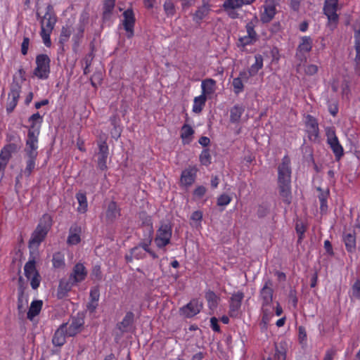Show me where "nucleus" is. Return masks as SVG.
I'll return each mask as SVG.
<instances>
[{
  "label": "nucleus",
  "mask_w": 360,
  "mask_h": 360,
  "mask_svg": "<svg viewBox=\"0 0 360 360\" xmlns=\"http://www.w3.org/2000/svg\"><path fill=\"white\" fill-rule=\"evenodd\" d=\"M350 297L352 300L356 299L360 300V280L355 281L352 286Z\"/></svg>",
  "instance_id": "nucleus-46"
},
{
  "label": "nucleus",
  "mask_w": 360,
  "mask_h": 360,
  "mask_svg": "<svg viewBox=\"0 0 360 360\" xmlns=\"http://www.w3.org/2000/svg\"><path fill=\"white\" fill-rule=\"evenodd\" d=\"M298 330L300 342L302 344L305 343L307 340V333L305 328L303 326H300Z\"/></svg>",
  "instance_id": "nucleus-60"
},
{
  "label": "nucleus",
  "mask_w": 360,
  "mask_h": 360,
  "mask_svg": "<svg viewBox=\"0 0 360 360\" xmlns=\"http://www.w3.org/2000/svg\"><path fill=\"white\" fill-rule=\"evenodd\" d=\"M52 224L53 219L51 216L49 214H43L29 240L28 247L30 249H37L39 248L46 238Z\"/></svg>",
  "instance_id": "nucleus-3"
},
{
  "label": "nucleus",
  "mask_w": 360,
  "mask_h": 360,
  "mask_svg": "<svg viewBox=\"0 0 360 360\" xmlns=\"http://www.w3.org/2000/svg\"><path fill=\"white\" fill-rule=\"evenodd\" d=\"M278 0H266L263 6L264 11L260 15V20L264 23L269 22L274 17Z\"/></svg>",
  "instance_id": "nucleus-15"
},
{
  "label": "nucleus",
  "mask_w": 360,
  "mask_h": 360,
  "mask_svg": "<svg viewBox=\"0 0 360 360\" xmlns=\"http://www.w3.org/2000/svg\"><path fill=\"white\" fill-rule=\"evenodd\" d=\"M37 18L39 20L41 26L40 36L44 45L49 48L51 46V34L57 22V16L53 6L51 4L47 5L46 12L43 16H41L40 13L37 12Z\"/></svg>",
  "instance_id": "nucleus-1"
},
{
  "label": "nucleus",
  "mask_w": 360,
  "mask_h": 360,
  "mask_svg": "<svg viewBox=\"0 0 360 360\" xmlns=\"http://www.w3.org/2000/svg\"><path fill=\"white\" fill-rule=\"evenodd\" d=\"M254 24L252 22H248L246 25L247 36L240 38V41L243 45L252 43L257 39V33L254 30Z\"/></svg>",
  "instance_id": "nucleus-29"
},
{
  "label": "nucleus",
  "mask_w": 360,
  "mask_h": 360,
  "mask_svg": "<svg viewBox=\"0 0 360 360\" xmlns=\"http://www.w3.org/2000/svg\"><path fill=\"white\" fill-rule=\"evenodd\" d=\"M24 272L25 277L30 281V285L32 289L37 290L41 283V276L36 268L34 259H30L25 264Z\"/></svg>",
  "instance_id": "nucleus-9"
},
{
  "label": "nucleus",
  "mask_w": 360,
  "mask_h": 360,
  "mask_svg": "<svg viewBox=\"0 0 360 360\" xmlns=\"http://www.w3.org/2000/svg\"><path fill=\"white\" fill-rule=\"evenodd\" d=\"M210 7L207 4H203L202 6L199 7L193 15V20L197 23L200 21L209 13Z\"/></svg>",
  "instance_id": "nucleus-35"
},
{
  "label": "nucleus",
  "mask_w": 360,
  "mask_h": 360,
  "mask_svg": "<svg viewBox=\"0 0 360 360\" xmlns=\"http://www.w3.org/2000/svg\"><path fill=\"white\" fill-rule=\"evenodd\" d=\"M98 152L97 153V165L101 171H105L108 169L107 160L109 155V147L107 143V138L100 139L97 142Z\"/></svg>",
  "instance_id": "nucleus-10"
},
{
  "label": "nucleus",
  "mask_w": 360,
  "mask_h": 360,
  "mask_svg": "<svg viewBox=\"0 0 360 360\" xmlns=\"http://www.w3.org/2000/svg\"><path fill=\"white\" fill-rule=\"evenodd\" d=\"M34 147V148H32V147L26 146L25 148L27 160L26 167L23 172L27 177H29L32 174L33 170L36 167V160L38 155L37 150L38 148V146L35 145Z\"/></svg>",
  "instance_id": "nucleus-12"
},
{
  "label": "nucleus",
  "mask_w": 360,
  "mask_h": 360,
  "mask_svg": "<svg viewBox=\"0 0 360 360\" xmlns=\"http://www.w3.org/2000/svg\"><path fill=\"white\" fill-rule=\"evenodd\" d=\"M18 302L25 303V304H27L28 298H27V296L24 294L23 291H20L18 293Z\"/></svg>",
  "instance_id": "nucleus-63"
},
{
  "label": "nucleus",
  "mask_w": 360,
  "mask_h": 360,
  "mask_svg": "<svg viewBox=\"0 0 360 360\" xmlns=\"http://www.w3.org/2000/svg\"><path fill=\"white\" fill-rule=\"evenodd\" d=\"M307 130L311 140H315L318 137V123L316 120L310 115H308L307 117Z\"/></svg>",
  "instance_id": "nucleus-28"
},
{
  "label": "nucleus",
  "mask_w": 360,
  "mask_h": 360,
  "mask_svg": "<svg viewBox=\"0 0 360 360\" xmlns=\"http://www.w3.org/2000/svg\"><path fill=\"white\" fill-rule=\"evenodd\" d=\"M242 6L241 0H226V11L228 8L240 9Z\"/></svg>",
  "instance_id": "nucleus-52"
},
{
  "label": "nucleus",
  "mask_w": 360,
  "mask_h": 360,
  "mask_svg": "<svg viewBox=\"0 0 360 360\" xmlns=\"http://www.w3.org/2000/svg\"><path fill=\"white\" fill-rule=\"evenodd\" d=\"M255 59V63L249 69L250 76L255 75L263 66V58L261 55H256Z\"/></svg>",
  "instance_id": "nucleus-40"
},
{
  "label": "nucleus",
  "mask_w": 360,
  "mask_h": 360,
  "mask_svg": "<svg viewBox=\"0 0 360 360\" xmlns=\"http://www.w3.org/2000/svg\"><path fill=\"white\" fill-rule=\"evenodd\" d=\"M317 191L319 192L318 197L321 202V212H326L328 208L326 200L329 195V190L328 188L322 189L321 188L318 187Z\"/></svg>",
  "instance_id": "nucleus-38"
},
{
  "label": "nucleus",
  "mask_w": 360,
  "mask_h": 360,
  "mask_svg": "<svg viewBox=\"0 0 360 360\" xmlns=\"http://www.w3.org/2000/svg\"><path fill=\"white\" fill-rule=\"evenodd\" d=\"M76 199L79 203L77 212L82 214L86 212L88 210L87 198L85 193L79 192L76 194Z\"/></svg>",
  "instance_id": "nucleus-34"
},
{
  "label": "nucleus",
  "mask_w": 360,
  "mask_h": 360,
  "mask_svg": "<svg viewBox=\"0 0 360 360\" xmlns=\"http://www.w3.org/2000/svg\"><path fill=\"white\" fill-rule=\"evenodd\" d=\"M81 228L77 225H73L70 227L69 236L68 237L67 243L69 245H77L80 240Z\"/></svg>",
  "instance_id": "nucleus-30"
},
{
  "label": "nucleus",
  "mask_w": 360,
  "mask_h": 360,
  "mask_svg": "<svg viewBox=\"0 0 360 360\" xmlns=\"http://www.w3.org/2000/svg\"><path fill=\"white\" fill-rule=\"evenodd\" d=\"M30 39L28 37H24L20 46V52L22 55L26 56L28 53Z\"/></svg>",
  "instance_id": "nucleus-53"
},
{
  "label": "nucleus",
  "mask_w": 360,
  "mask_h": 360,
  "mask_svg": "<svg viewBox=\"0 0 360 360\" xmlns=\"http://www.w3.org/2000/svg\"><path fill=\"white\" fill-rule=\"evenodd\" d=\"M198 169L195 167H189L184 169L181 174L180 184L182 186H191L196 178Z\"/></svg>",
  "instance_id": "nucleus-18"
},
{
  "label": "nucleus",
  "mask_w": 360,
  "mask_h": 360,
  "mask_svg": "<svg viewBox=\"0 0 360 360\" xmlns=\"http://www.w3.org/2000/svg\"><path fill=\"white\" fill-rule=\"evenodd\" d=\"M244 295L242 292L238 291L232 295L230 298L229 304V316L231 317H237L240 313L241 301Z\"/></svg>",
  "instance_id": "nucleus-17"
},
{
  "label": "nucleus",
  "mask_w": 360,
  "mask_h": 360,
  "mask_svg": "<svg viewBox=\"0 0 360 360\" xmlns=\"http://www.w3.org/2000/svg\"><path fill=\"white\" fill-rule=\"evenodd\" d=\"M202 93L207 98H211L216 90V82L212 79H205L201 83Z\"/></svg>",
  "instance_id": "nucleus-24"
},
{
  "label": "nucleus",
  "mask_w": 360,
  "mask_h": 360,
  "mask_svg": "<svg viewBox=\"0 0 360 360\" xmlns=\"http://www.w3.org/2000/svg\"><path fill=\"white\" fill-rule=\"evenodd\" d=\"M84 32V22H80L77 27V33L72 37V41L75 44L78 45L80 43L81 39L83 38Z\"/></svg>",
  "instance_id": "nucleus-43"
},
{
  "label": "nucleus",
  "mask_w": 360,
  "mask_h": 360,
  "mask_svg": "<svg viewBox=\"0 0 360 360\" xmlns=\"http://www.w3.org/2000/svg\"><path fill=\"white\" fill-rule=\"evenodd\" d=\"M72 29L71 26L65 25L62 27L60 34L59 36V43L62 46L69 40L72 34Z\"/></svg>",
  "instance_id": "nucleus-41"
},
{
  "label": "nucleus",
  "mask_w": 360,
  "mask_h": 360,
  "mask_svg": "<svg viewBox=\"0 0 360 360\" xmlns=\"http://www.w3.org/2000/svg\"><path fill=\"white\" fill-rule=\"evenodd\" d=\"M355 38V49H356V57H355V72L360 75V30H356L354 34Z\"/></svg>",
  "instance_id": "nucleus-31"
},
{
  "label": "nucleus",
  "mask_w": 360,
  "mask_h": 360,
  "mask_svg": "<svg viewBox=\"0 0 360 360\" xmlns=\"http://www.w3.org/2000/svg\"><path fill=\"white\" fill-rule=\"evenodd\" d=\"M172 236V227L169 223H162L156 231L154 238L156 246L160 249H164L171 242Z\"/></svg>",
  "instance_id": "nucleus-6"
},
{
  "label": "nucleus",
  "mask_w": 360,
  "mask_h": 360,
  "mask_svg": "<svg viewBox=\"0 0 360 360\" xmlns=\"http://www.w3.org/2000/svg\"><path fill=\"white\" fill-rule=\"evenodd\" d=\"M271 285V283L269 281L265 283L261 290V296L265 304H269L272 301L273 290L270 287Z\"/></svg>",
  "instance_id": "nucleus-33"
},
{
  "label": "nucleus",
  "mask_w": 360,
  "mask_h": 360,
  "mask_svg": "<svg viewBox=\"0 0 360 360\" xmlns=\"http://www.w3.org/2000/svg\"><path fill=\"white\" fill-rule=\"evenodd\" d=\"M67 323H63L60 327L55 331L52 338V343L56 347H62L66 342V326Z\"/></svg>",
  "instance_id": "nucleus-21"
},
{
  "label": "nucleus",
  "mask_w": 360,
  "mask_h": 360,
  "mask_svg": "<svg viewBox=\"0 0 360 360\" xmlns=\"http://www.w3.org/2000/svg\"><path fill=\"white\" fill-rule=\"evenodd\" d=\"M52 264L55 269H60L65 266V255L61 252H56L53 255Z\"/></svg>",
  "instance_id": "nucleus-39"
},
{
  "label": "nucleus",
  "mask_w": 360,
  "mask_h": 360,
  "mask_svg": "<svg viewBox=\"0 0 360 360\" xmlns=\"http://www.w3.org/2000/svg\"><path fill=\"white\" fill-rule=\"evenodd\" d=\"M84 321L81 319H73L70 324L66 326V334L68 337H73L81 330Z\"/></svg>",
  "instance_id": "nucleus-27"
},
{
  "label": "nucleus",
  "mask_w": 360,
  "mask_h": 360,
  "mask_svg": "<svg viewBox=\"0 0 360 360\" xmlns=\"http://www.w3.org/2000/svg\"><path fill=\"white\" fill-rule=\"evenodd\" d=\"M202 308V302L198 299H193L186 305L180 309L181 314L191 318L198 314Z\"/></svg>",
  "instance_id": "nucleus-14"
},
{
  "label": "nucleus",
  "mask_w": 360,
  "mask_h": 360,
  "mask_svg": "<svg viewBox=\"0 0 360 360\" xmlns=\"http://www.w3.org/2000/svg\"><path fill=\"white\" fill-rule=\"evenodd\" d=\"M144 225L147 226L148 229V236L139 243V244L137 245V247H140L141 249L144 250L146 252L148 253L149 255L153 259H158V255L156 254V252L153 250L150 245L153 240V222L151 217L149 216H147L145 221L143 222Z\"/></svg>",
  "instance_id": "nucleus-8"
},
{
  "label": "nucleus",
  "mask_w": 360,
  "mask_h": 360,
  "mask_svg": "<svg viewBox=\"0 0 360 360\" xmlns=\"http://www.w3.org/2000/svg\"><path fill=\"white\" fill-rule=\"evenodd\" d=\"M89 297L91 301L98 302L100 297V292L98 287H94L90 290Z\"/></svg>",
  "instance_id": "nucleus-56"
},
{
  "label": "nucleus",
  "mask_w": 360,
  "mask_h": 360,
  "mask_svg": "<svg viewBox=\"0 0 360 360\" xmlns=\"http://www.w3.org/2000/svg\"><path fill=\"white\" fill-rule=\"evenodd\" d=\"M123 21L122 25L124 29L127 32V38H131L134 34V25L136 22V18L134 15V13L131 8H127L123 13Z\"/></svg>",
  "instance_id": "nucleus-13"
},
{
  "label": "nucleus",
  "mask_w": 360,
  "mask_h": 360,
  "mask_svg": "<svg viewBox=\"0 0 360 360\" xmlns=\"http://www.w3.org/2000/svg\"><path fill=\"white\" fill-rule=\"evenodd\" d=\"M122 131V129L120 125L112 127V129L110 131L111 137L117 140L120 137Z\"/></svg>",
  "instance_id": "nucleus-55"
},
{
  "label": "nucleus",
  "mask_w": 360,
  "mask_h": 360,
  "mask_svg": "<svg viewBox=\"0 0 360 360\" xmlns=\"http://www.w3.org/2000/svg\"><path fill=\"white\" fill-rule=\"evenodd\" d=\"M338 0H326L325 6L323 8L324 13L327 15L328 19L330 22H337L338 15Z\"/></svg>",
  "instance_id": "nucleus-19"
},
{
  "label": "nucleus",
  "mask_w": 360,
  "mask_h": 360,
  "mask_svg": "<svg viewBox=\"0 0 360 360\" xmlns=\"http://www.w3.org/2000/svg\"><path fill=\"white\" fill-rule=\"evenodd\" d=\"M205 298L208 302L210 308L212 309L217 307V297L214 292H207L205 294Z\"/></svg>",
  "instance_id": "nucleus-48"
},
{
  "label": "nucleus",
  "mask_w": 360,
  "mask_h": 360,
  "mask_svg": "<svg viewBox=\"0 0 360 360\" xmlns=\"http://www.w3.org/2000/svg\"><path fill=\"white\" fill-rule=\"evenodd\" d=\"M134 320V314L131 311H127L122 320L117 323V328L122 333L128 332L133 326Z\"/></svg>",
  "instance_id": "nucleus-22"
},
{
  "label": "nucleus",
  "mask_w": 360,
  "mask_h": 360,
  "mask_svg": "<svg viewBox=\"0 0 360 360\" xmlns=\"http://www.w3.org/2000/svg\"><path fill=\"white\" fill-rule=\"evenodd\" d=\"M19 146L15 143H10L5 145L0 152V172H4L7 165L12 157V154L16 153Z\"/></svg>",
  "instance_id": "nucleus-11"
},
{
  "label": "nucleus",
  "mask_w": 360,
  "mask_h": 360,
  "mask_svg": "<svg viewBox=\"0 0 360 360\" xmlns=\"http://www.w3.org/2000/svg\"><path fill=\"white\" fill-rule=\"evenodd\" d=\"M312 39L310 37H303L301 38V42L298 46V50L301 52H309L312 48Z\"/></svg>",
  "instance_id": "nucleus-42"
},
{
  "label": "nucleus",
  "mask_w": 360,
  "mask_h": 360,
  "mask_svg": "<svg viewBox=\"0 0 360 360\" xmlns=\"http://www.w3.org/2000/svg\"><path fill=\"white\" fill-rule=\"evenodd\" d=\"M121 215V209L117 203L112 200L110 201L105 211V220L108 223H113Z\"/></svg>",
  "instance_id": "nucleus-20"
},
{
  "label": "nucleus",
  "mask_w": 360,
  "mask_h": 360,
  "mask_svg": "<svg viewBox=\"0 0 360 360\" xmlns=\"http://www.w3.org/2000/svg\"><path fill=\"white\" fill-rule=\"evenodd\" d=\"M344 242L348 252H352L356 249V237L352 233H346L344 236Z\"/></svg>",
  "instance_id": "nucleus-37"
},
{
  "label": "nucleus",
  "mask_w": 360,
  "mask_h": 360,
  "mask_svg": "<svg viewBox=\"0 0 360 360\" xmlns=\"http://www.w3.org/2000/svg\"><path fill=\"white\" fill-rule=\"evenodd\" d=\"M191 220L195 221H201L202 219V212L201 211H195L191 217Z\"/></svg>",
  "instance_id": "nucleus-62"
},
{
  "label": "nucleus",
  "mask_w": 360,
  "mask_h": 360,
  "mask_svg": "<svg viewBox=\"0 0 360 360\" xmlns=\"http://www.w3.org/2000/svg\"><path fill=\"white\" fill-rule=\"evenodd\" d=\"M87 274L88 271L84 265L81 262H78L73 266L69 278L77 285L86 279Z\"/></svg>",
  "instance_id": "nucleus-16"
},
{
  "label": "nucleus",
  "mask_w": 360,
  "mask_h": 360,
  "mask_svg": "<svg viewBox=\"0 0 360 360\" xmlns=\"http://www.w3.org/2000/svg\"><path fill=\"white\" fill-rule=\"evenodd\" d=\"M232 84H233V89H234V91L236 94H238L239 92H240L243 90V82H242L241 79L239 77L235 78L233 80Z\"/></svg>",
  "instance_id": "nucleus-57"
},
{
  "label": "nucleus",
  "mask_w": 360,
  "mask_h": 360,
  "mask_svg": "<svg viewBox=\"0 0 360 360\" xmlns=\"http://www.w3.org/2000/svg\"><path fill=\"white\" fill-rule=\"evenodd\" d=\"M199 160L202 165L208 166L211 164V155L209 149H203L199 156Z\"/></svg>",
  "instance_id": "nucleus-44"
},
{
  "label": "nucleus",
  "mask_w": 360,
  "mask_h": 360,
  "mask_svg": "<svg viewBox=\"0 0 360 360\" xmlns=\"http://www.w3.org/2000/svg\"><path fill=\"white\" fill-rule=\"evenodd\" d=\"M115 4V0H105L103 4V17L106 18L112 13Z\"/></svg>",
  "instance_id": "nucleus-45"
},
{
  "label": "nucleus",
  "mask_w": 360,
  "mask_h": 360,
  "mask_svg": "<svg viewBox=\"0 0 360 360\" xmlns=\"http://www.w3.org/2000/svg\"><path fill=\"white\" fill-rule=\"evenodd\" d=\"M36 67L33 70V76L39 79H47L51 72V59L47 54L40 53L36 56Z\"/></svg>",
  "instance_id": "nucleus-5"
},
{
  "label": "nucleus",
  "mask_w": 360,
  "mask_h": 360,
  "mask_svg": "<svg viewBox=\"0 0 360 360\" xmlns=\"http://www.w3.org/2000/svg\"><path fill=\"white\" fill-rule=\"evenodd\" d=\"M335 352H336L335 350L333 349H330L328 350L326 353L323 360H333V356L335 354Z\"/></svg>",
  "instance_id": "nucleus-64"
},
{
  "label": "nucleus",
  "mask_w": 360,
  "mask_h": 360,
  "mask_svg": "<svg viewBox=\"0 0 360 360\" xmlns=\"http://www.w3.org/2000/svg\"><path fill=\"white\" fill-rule=\"evenodd\" d=\"M226 15L232 19L238 18L241 17V10L228 8V11H226Z\"/></svg>",
  "instance_id": "nucleus-58"
},
{
  "label": "nucleus",
  "mask_w": 360,
  "mask_h": 360,
  "mask_svg": "<svg viewBox=\"0 0 360 360\" xmlns=\"http://www.w3.org/2000/svg\"><path fill=\"white\" fill-rule=\"evenodd\" d=\"M317 70L318 68L315 65H309L304 69L305 73L309 75H314L315 73H316Z\"/></svg>",
  "instance_id": "nucleus-61"
},
{
  "label": "nucleus",
  "mask_w": 360,
  "mask_h": 360,
  "mask_svg": "<svg viewBox=\"0 0 360 360\" xmlns=\"http://www.w3.org/2000/svg\"><path fill=\"white\" fill-rule=\"evenodd\" d=\"M205 193L206 188L203 186H199L193 191V196L197 198H201Z\"/></svg>",
  "instance_id": "nucleus-59"
},
{
  "label": "nucleus",
  "mask_w": 360,
  "mask_h": 360,
  "mask_svg": "<svg viewBox=\"0 0 360 360\" xmlns=\"http://www.w3.org/2000/svg\"><path fill=\"white\" fill-rule=\"evenodd\" d=\"M77 285L72 281L68 278V280L62 279L60 281L57 295L58 298H63L72 290V288Z\"/></svg>",
  "instance_id": "nucleus-25"
},
{
  "label": "nucleus",
  "mask_w": 360,
  "mask_h": 360,
  "mask_svg": "<svg viewBox=\"0 0 360 360\" xmlns=\"http://www.w3.org/2000/svg\"><path fill=\"white\" fill-rule=\"evenodd\" d=\"M243 112V109L241 107H239L238 105L234 106L231 110V115H230L231 121L233 122H238L240 120Z\"/></svg>",
  "instance_id": "nucleus-47"
},
{
  "label": "nucleus",
  "mask_w": 360,
  "mask_h": 360,
  "mask_svg": "<svg viewBox=\"0 0 360 360\" xmlns=\"http://www.w3.org/2000/svg\"><path fill=\"white\" fill-rule=\"evenodd\" d=\"M290 163V158L285 156L283 159L282 163L278 168L279 193L283 200L287 204H290L291 202L292 198L290 192L291 169Z\"/></svg>",
  "instance_id": "nucleus-2"
},
{
  "label": "nucleus",
  "mask_w": 360,
  "mask_h": 360,
  "mask_svg": "<svg viewBox=\"0 0 360 360\" xmlns=\"http://www.w3.org/2000/svg\"><path fill=\"white\" fill-rule=\"evenodd\" d=\"M194 134L195 130L193 129V127L188 124H184L181 127L180 134V137L182 140V143L184 145L190 144L193 139Z\"/></svg>",
  "instance_id": "nucleus-26"
},
{
  "label": "nucleus",
  "mask_w": 360,
  "mask_h": 360,
  "mask_svg": "<svg viewBox=\"0 0 360 360\" xmlns=\"http://www.w3.org/2000/svg\"><path fill=\"white\" fill-rule=\"evenodd\" d=\"M146 252L141 249L140 247H134L131 249L130 254L135 258L136 259H141L146 257Z\"/></svg>",
  "instance_id": "nucleus-50"
},
{
  "label": "nucleus",
  "mask_w": 360,
  "mask_h": 360,
  "mask_svg": "<svg viewBox=\"0 0 360 360\" xmlns=\"http://www.w3.org/2000/svg\"><path fill=\"white\" fill-rule=\"evenodd\" d=\"M285 349L281 343L279 345L276 346L275 359L276 360H285Z\"/></svg>",
  "instance_id": "nucleus-49"
},
{
  "label": "nucleus",
  "mask_w": 360,
  "mask_h": 360,
  "mask_svg": "<svg viewBox=\"0 0 360 360\" xmlns=\"http://www.w3.org/2000/svg\"><path fill=\"white\" fill-rule=\"evenodd\" d=\"M43 302L41 300H34L31 302L30 307L27 314V317L30 320H32L41 311Z\"/></svg>",
  "instance_id": "nucleus-32"
},
{
  "label": "nucleus",
  "mask_w": 360,
  "mask_h": 360,
  "mask_svg": "<svg viewBox=\"0 0 360 360\" xmlns=\"http://www.w3.org/2000/svg\"><path fill=\"white\" fill-rule=\"evenodd\" d=\"M22 90L21 84L14 75L13 77L12 83L10 85V91L8 95L6 103V112L8 113L12 112L18 105L20 95Z\"/></svg>",
  "instance_id": "nucleus-7"
},
{
  "label": "nucleus",
  "mask_w": 360,
  "mask_h": 360,
  "mask_svg": "<svg viewBox=\"0 0 360 360\" xmlns=\"http://www.w3.org/2000/svg\"><path fill=\"white\" fill-rule=\"evenodd\" d=\"M207 98L205 97L204 95H200L195 97L193 100L192 110L195 113H200L202 112Z\"/></svg>",
  "instance_id": "nucleus-36"
},
{
  "label": "nucleus",
  "mask_w": 360,
  "mask_h": 360,
  "mask_svg": "<svg viewBox=\"0 0 360 360\" xmlns=\"http://www.w3.org/2000/svg\"><path fill=\"white\" fill-rule=\"evenodd\" d=\"M91 276L94 279L100 281L102 278V272L100 265H95L91 271Z\"/></svg>",
  "instance_id": "nucleus-54"
},
{
  "label": "nucleus",
  "mask_w": 360,
  "mask_h": 360,
  "mask_svg": "<svg viewBox=\"0 0 360 360\" xmlns=\"http://www.w3.org/2000/svg\"><path fill=\"white\" fill-rule=\"evenodd\" d=\"M328 143L330 146L335 156L339 159L343 155V149L340 144L337 136L333 131H328L327 133Z\"/></svg>",
  "instance_id": "nucleus-23"
},
{
  "label": "nucleus",
  "mask_w": 360,
  "mask_h": 360,
  "mask_svg": "<svg viewBox=\"0 0 360 360\" xmlns=\"http://www.w3.org/2000/svg\"><path fill=\"white\" fill-rule=\"evenodd\" d=\"M28 122L30 126L26 140V146L34 148L35 145L38 146L39 136L43 122V116H41L39 112H37L29 117Z\"/></svg>",
  "instance_id": "nucleus-4"
},
{
  "label": "nucleus",
  "mask_w": 360,
  "mask_h": 360,
  "mask_svg": "<svg viewBox=\"0 0 360 360\" xmlns=\"http://www.w3.org/2000/svg\"><path fill=\"white\" fill-rule=\"evenodd\" d=\"M164 10L167 15H173L175 13V8L171 0H167L163 5Z\"/></svg>",
  "instance_id": "nucleus-51"
}]
</instances>
